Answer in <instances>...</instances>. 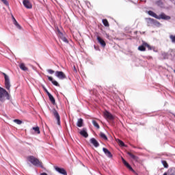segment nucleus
I'll return each mask as SVG.
<instances>
[{"label":"nucleus","instance_id":"nucleus-11","mask_svg":"<svg viewBox=\"0 0 175 175\" xmlns=\"http://www.w3.org/2000/svg\"><path fill=\"white\" fill-rule=\"evenodd\" d=\"M91 144H92L94 147L98 148L99 147L100 144L99 142L95 138H91L90 139Z\"/></svg>","mask_w":175,"mask_h":175},{"label":"nucleus","instance_id":"nucleus-15","mask_svg":"<svg viewBox=\"0 0 175 175\" xmlns=\"http://www.w3.org/2000/svg\"><path fill=\"white\" fill-rule=\"evenodd\" d=\"M47 77L49 81H51L52 84H53V85H55V87H59V83H58L57 81L54 80L53 77L50 76H47Z\"/></svg>","mask_w":175,"mask_h":175},{"label":"nucleus","instance_id":"nucleus-31","mask_svg":"<svg viewBox=\"0 0 175 175\" xmlns=\"http://www.w3.org/2000/svg\"><path fill=\"white\" fill-rule=\"evenodd\" d=\"M14 122H16V124H17L18 125H21L23 124V121L18 119L14 120Z\"/></svg>","mask_w":175,"mask_h":175},{"label":"nucleus","instance_id":"nucleus-40","mask_svg":"<svg viewBox=\"0 0 175 175\" xmlns=\"http://www.w3.org/2000/svg\"><path fill=\"white\" fill-rule=\"evenodd\" d=\"M152 50H153V51H155V48L154 46H152Z\"/></svg>","mask_w":175,"mask_h":175},{"label":"nucleus","instance_id":"nucleus-14","mask_svg":"<svg viewBox=\"0 0 175 175\" xmlns=\"http://www.w3.org/2000/svg\"><path fill=\"white\" fill-rule=\"evenodd\" d=\"M81 136H83V137H88V133H87V129L83 128L80 132H79Z\"/></svg>","mask_w":175,"mask_h":175},{"label":"nucleus","instance_id":"nucleus-27","mask_svg":"<svg viewBox=\"0 0 175 175\" xmlns=\"http://www.w3.org/2000/svg\"><path fill=\"white\" fill-rule=\"evenodd\" d=\"M57 35L60 39H62V38H64V33L59 31V29H57Z\"/></svg>","mask_w":175,"mask_h":175},{"label":"nucleus","instance_id":"nucleus-20","mask_svg":"<svg viewBox=\"0 0 175 175\" xmlns=\"http://www.w3.org/2000/svg\"><path fill=\"white\" fill-rule=\"evenodd\" d=\"M161 57H163V59H169V53L166 52H163L161 53Z\"/></svg>","mask_w":175,"mask_h":175},{"label":"nucleus","instance_id":"nucleus-1","mask_svg":"<svg viewBox=\"0 0 175 175\" xmlns=\"http://www.w3.org/2000/svg\"><path fill=\"white\" fill-rule=\"evenodd\" d=\"M27 161H29L30 163H32L33 166H38V167L43 169V165H42V162H40L39 159H36V157L33 156H29L27 157Z\"/></svg>","mask_w":175,"mask_h":175},{"label":"nucleus","instance_id":"nucleus-42","mask_svg":"<svg viewBox=\"0 0 175 175\" xmlns=\"http://www.w3.org/2000/svg\"><path fill=\"white\" fill-rule=\"evenodd\" d=\"M150 59H152V57H150Z\"/></svg>","mask_w":175,"mask_h":175},{"label":"nucleus","instance_id":"nucleus-19","mask_svg":"<svg viewBox=\"0 0 175 175\" xmlns=\"http://www.w3.org/2000/svg\"><path fill=\"white\" fill-rule=\"evenodd\" d=\"M148 14H149V16H151L152 17H154V18H158V15L157 14H155V12H152V11H148Z\"/></svg>","mask_w":175,"mask_h":175},{"label":"nucleus","instance_id":"nucleus-12","mask_svg":"<svg viewBox=\"0 0 175 175\" xmlns=\"http://www.w3.org/2000/svg\"><path fill=\"white\" fill-rule=\"evenodd\" d=\"M122 161L124 166H126L127 169H129L131 172H135L133 168H132V166H131V165H129V163H128V162H126V161H125L122 157Z\"/></svg>","mask_w":175,"mask_h":175},{"label":"nucleus","instance_id":"nucleus-2","mask_svg":"<svg viewBox=\"0 0 175 175\" xmlns=\"http://www.w3.org/2000/svg\"><path fill=\"white\" fill-rule=\"evenodd\" d=\"M2 75H3L5 79V87L6 90L10 91V87H12L10 85V79L9 78V76H8V75H6L5 72H2Z\"/></svg>","mask_w":175,"mask_h":175},{"label":"nucleus","instance_id":"nucleus-9","mask_svg":"<svg viewBox=\"0 0 175 175\" xmlns=\"http://www.w3.org/2000/svg\"><path fill=\"white\" fill-rule=\"evenodd\" d=\"M103 151L104 154H105L106 157L108 158H113V154H111V152H110L107 148H103Z\"/></svg>","mask_w":175,"mask_h":175},{"label":"nucleus","instance_id":"nucleus-33","mask_svg":"<svg viewBox=\"0 0 175 175\" xmlns=\"http://www.w3.org/2000/svg\"><path fill=\"white\" fill-rule=\"evenodd\" d=\"M170 55L172 57V59L174 60L175 59V53L172 51Z\"/></svg>","mask_w":175,"mask_h":175},{"label":"nucleus","instance_id":"nucleus-24","mask_svg":"<svg viewBox=\"0 0 175 175\" xmlns=\"http://www.w3.org/2000/svg\"><path fill=\"white\" fill-rule=\"evenodd\" d=\"M94 126H95V128H96L97 129H99V128H100V126H99V124H98V122L95 120H92V121Z\"/></svg>","mask_w":175,"mask_h":175},{"label":"nucleus","instance_id":"nucleus-37","mask_svg":"<svg viewBox=\"0 0 175 175\" xmlns=\"http://www.w3.org/2000/svg\"><path fill=\"white\" fill-rule=\"evenodd\" d=\"M47 72H48V73H49V75H53L55 72L54 70H53L51 69L47 70Z\"/></svg>","mask_w":175,"mask_h":175},{"label":"nucleus","instance_id":"nucleus-8","mask_svg":"<svg viewBox=\"0 0 175 175\" xmlns=\"http://www.w3.org/2000/svg\"><path fill=\"white\" fill-rule=\"evenodd\" d=\"M23 6L26 8V9H32V3L28 0H23Z\"/></svg>","mask_w":175,"mask_h":175},{"label":"nucleus","instance_id":"nucleus-30","mask_svg":"<svg viewBox=\"0 0 175 175\" xmlns=\"http://www.w3.org/2000/svg\"><path fill=\"white\" fill-rule=\"evenodd\" d=\"M33 131H35V132H36V133H38V135L39 133H40V130L39 129V126L33 127Z\"/></svg>","mask_w":175,"mask_h":175},{"label":"nucleus","instance_id":"nucleus-6","mask_svg":"<svg viewBox=\"0 0 175 175\" xmlns=\"http://www.w3.org/2000/svg\"><path fill=\"white\" fill-rule=\"evenodd\" d=\"M53 115L55 118H56L57 120V125H61V117L59 116V113H58V111H57V110L54 109Z\"/></svg>","mask_w":175,"mask_h":175},{"label":"nucleus","instance_id":"nucleus-34","mask_svg":"<svg viewBox=\"0 0 175 175\" xmlns=\"http://www.w3.org/2000/svg\"><path fill=\"white\" fill-rule=\"evenodd\" d=\"M14 25L18 28V29H21V25H20L18 22L15 23Z\"/></svg>","mask_w":175,"mask_h":175},{"label":"nucleus","instance_id":"nucleus-4","mask_svg":"<svg viewBox=\"0 0 175 175\" xmlns=\"http://www.w3.org/2000/svg\"><path fill=\"white\" fill-rule=\"evenodd\" d=\"M55 76L59 79V80H64L66 79V75L62 71H55Z\"/></svg>","mask_w":175,"mask_h":175},{"label":"nucleus","instance_id":"nucleus-22","mask_svg":"<svg viewBox=\"0 0 175 175\" xmlns=\"http://www.w3.org/2000/svg\"><path fill=\"white\" fill-rule=\"evenodd\" d=\"M128 155L132 158L134 161H137L138 158L137 156H135V154H132L131 152H129Z\"/></svg>","mask_w":175,"mask_h":175},{"label":"nucleus","instance_id":"nucleus-21","mask_svg":"<svg viewBox=\"0 0 175 175\" xmlns=\"http://www.w3.org/2000/svg\"><path fill=\"white\" fill-rule=\"evenodd\" d=\"M19 67H20V69H21L22 70H28V68H27L25 66V64H24V63H21L20 65H19Z\"/></svg>","mask_w":175,"mask_h":175},{"label":"nucleus","instance_id":"nucleus-16","mask_svg":"<svg viewBox=\"0 0 175 175\" xmlns=\"http://www.w3.org/2000/svg\"><path fill=\"white\" fill-rule=\"evenodd\" d=\"M97 40L98 43H100V44L102 46V47H106V42L105 40H103V39H102V38L97 36Z\"/></svg>","mask_w":175,"mask_h":175},{"label":"nucleus","instance_id":"nucleus-28","mask_svg":"<svg viewBox=\"0 0 175 175\" xmlns=\"http://www.w3.org/2000/svg\"><path fill=\"white\" fill-rule=\"evenodd\" d=\"M103 24L105 25V27H109V21H107V19H103Z\"/></svg>","mask_w":175,"mask_h":175},{"label":"nucleus","instance_id":"nucleus-32","mask_svg":"<svg viewBox=\"0 0 175 175\" xmlns=\"http://www.w3.org/2000/svg\"><path fill=\"white\" fill-rule=\"evenodd\" d=\"M1 2H3V3H4V5H5L6 6H9V2L8 1V0H1Z\"/></svg>","mask_w":175,"mask_h":175},{"label":"nucleus","instance_id":"nucleus-39","mask_svg":"<svg viewBox=\"0 0 175 175\" xmlns=\"http://www.w3.org/2000/svg\"><path fill=\"white\" fill-rule=\"evenodd\" d=\"M73 70L75 73H77V69L76 68V66H73Z\"/></svg>","mask_w":175,"mask_h":175},{"label":"nucleus","instance_id":"nucleus-17","mask_svg":"<svg viewBox=\"0 0 175 175\" xmlns=\"http://www.w3.org/2000/svg\"><path fill=\"white\" fill-rule=\"evenodd\" d=\"M148 23H150V24H156L157 25H161V23L157 22L155 19H152L151 18H148Z\"/></svg>","mask_w":175,"mask_h":175},{"label":"nucleus","instance_id":"nucleus-41","mask_svg":"<svg viewBox=\"0 0 175 175\" xmlns=\"http://www.w3.org/2000/svg\"><path fill=\"white\" fill-rule=\"evenodd\" d=\"M172 170H173V172H175V168H173Z\"/></svg>","mask_w":175,"mask_h":175},{"label":"nucleus","instance_id":"nucleus-29","mask_svg":"<svg viewBox=\"0 0 175 175\" xmlns=\"http://www.w3.org/2000/svg\"><path fill=\"white\" fill-rule=\"evenodd\" d=\"M144 46L148 48V50H152V46H150L147 42H144Z\"/></svg>","mask_w":175,"mask_h":175},{"label":"nucleus","instance_id":"nucleus-18","mask_svg":"<svg viewBox=\"0 0 175 175\" xmlns=\"http://www.w3.org/2000/svg\"><path fill=\"white\" fill-rule=\"evenodd\" d=\"M83 122H84L82 118L78 119V120L77 122V126H78L79 128H81V126H83Z\"/></svg>","mask_w":175,"mask_h":175},{"label":"nucleus","instance_id":"nucleus-38","mask_svg":"<svg viewBox=\"0 0 175 175\" xmlns=\"http://www.w3.org/2000/svg\"><path fill=\"white\" fill-rule=\"evenodd\" d=\"M64 42V43H69V41L68 40V39L66 38H62V39Z\"/></svg>","mask_w":175,"mask_h":175},{"label":"nucleus","instance_id":"nucleus-7","mask_svg":"<svg viewBox=\"0 0 175 175\" xmlns=\"http://www.w3.org/2000/svg\"><path fill=\"white\" fill-rule=\"evenodd\" d=\"M157 20H170V16L165 14V13H161L159 16L157 15Z\"/></svg>","mask_w":175,"mask_h":175},{"label":"nucleus","instance_id":"nucleus-26","mask_svg":"<svg viewBox=\"0 0 175 175\" xmlns=\"http://www.w3.org/2000/svg\"><path fill=\"white\" fill-rule=\"evenodd\" d=\"M100 136L104 140H107V136H106V134H105V133H100Z\"/></svg>","mask_w":175,"mask_h":175},{"label":"nucleus","instance_id":"nucleus-23","mask_svg":"<svg viewBox=\"0 0 175 175\" xmlns=\"http://www.w3.org/2000/svg\"><path fill=\"white\" fill-rule=\"evenodd\" d=\"M138 50L139 51H146V45H144V43L138 47Z\"/></svg>","mask_w":175,"mask_h":175},{"label":"nucleus","instance_id":"nucleus-3","mask_svg":"<svg viewBox=\"0 0 175 175\" xmlns=\"http://www.w3.org/2000/svg\"><path fill=\"white\" fill-rule=\"evenodd\" d=\"M3 95L6 96L7 99H10L9 93L3 88L0 87V100L3 102Z\"/></svg>","mask_w":175,"mask_h":175},{"label":"nucleus","instance_id":"nucleus-35","mask_svg":"<svg viewBox=\"0 0 175 175\" xmlns=\"http://www.w3.org/2000/svg\"><path fill=\"white\" fill-rule=\"evenodd\" d=\"M119 144L120 146H121L122 147H125V144L124 143V142L119 140Z\"/></svg>","mask_w":175,"mask_h":175},{"label":"nucleus","instance_id":"nucleus-36","mask_svg":"<svg viewBox=\"0 0 175 175\" xmlns=\"http://www.w3.org/2000/svg\"><path fill=\"white\" fill-rule=\"evenodd\" d=\"M12 18L14 25L17 24V21L16 20V18H14V16L13 15H12Z\"/></svg>","mask_w":175,"mask_h":175},{"label":"nucleus","instance_id":"nucleus-10","mask_svg":"<svg viewBox=\"0 0 175 175\" xmlns=\"http://www.w3.org/2000/svg\"><path fill=\"white\" fill-rule=\"evenodd\" d=\"M104 116L105 118H108V120H114V116H113V115L107 111H105L104 112Z\"/></svg>","mask_w":175,"mask_h":175},{"label":"nucleus","instance_id":"nucleus-25","mask_svg":"<svg viewBox=\"0 0 175 175\" xmlns=\"http://www.w3.org/2000/svg\"><path fill=\"white\" fill-rule=\"evenodd\" d=\"M161 163L164 166V167H165V169H167V167H169V165L167 164V162H166V161L162 160Z\"/></svg>","mask_w":175,"mask_h":175},{"label":"nucleus","instance_id":"nucleus-5","mask_svg":"<svg viewBox=\"0 0 175 175\" xmlns=\"http://www.w3.org/2000/svg\"><path fill=\"white\" fill-rule=\"evenodd\" d=\"M54 169L57 172V173H59V174L68 175V172H66V170L62 167L55 166Z\"/></svg>","mask_w":175,"mask_h":175},{"label":"nucleus","instance_id":"nucleus-13","mask_svg":"<svg viewBox=\"0 0 175 175\" xmlns=\"http://www.w3.org/2000/svg\"><path fill=\"white\" fill-rule=\"evenodd\" d=\"M45 91L49 98V100H51L53 105L55 104V98H54V96H53V95H51V94H50V92H49V91H47L46 89H45Z\"/></svg>","mask_w":175,"mask_h":175}]
</instances>
